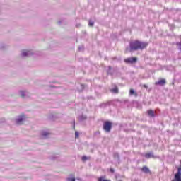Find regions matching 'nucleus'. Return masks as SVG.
Instances as JSON below:
<instances>
[{
	"mask_svg": "<svg viewBox=\"0 0 181 181\" xmlns=\"http://www.w3.org/2000/svg\"><path fill=\"white\" fill-rule=\"evenodd\" d=\"M82 160H83V162H86V160H87V156H83L82 157Z\"/></svg>",
	"mask_w": 181,
	"mask_h": 181,
	"instance_id": "obj_15",
	"label": "nucleus"
},
{
	"mask_svg": "<svg viewBox=\"0 0 181 181\" xmlns=\"http://www.w3.org/2000/svg\"><path fill=\"white\" fill-rule=\"evenodd\" d=\"M23 121H25V115H23L16 119V124L18 125H22Z\"/></svg>",
	"mask_w": 181,
	"mask_h": 181,
	"instance_id": "obj_4",
	"label": "nucleus"
},
{
	"mask_svg": "<svg viewBox=\"0 0 181 181\" xmlns=\"http://www.w3.org/2000/svg\"><path fill=\"white\" fill-rule=\"evenodd\" d=\"M125 63H136L138 62V59L136 57H131V58H127L124 59Z\"/></svg>",
	"mask_w": 181,
	"mask_h": 181,
	"instance_id": "obj_3",
	"label": "nucleus"
},
{
	"mask_svg": "<svg viewBox=\"0 0 181 181\" xmlns=\"http://www.w3.org/2000/svg\"><path fill=\"white\" fill-rule=\"evenodd\" d=\"M112 128V123L110 121H105L103 123V129L105 132H111Z\"/></svg>",
	"mask_w": 181,
	"mask_h": 181,
	"instance_id": "obj_2",
	"label": "nucleus"
},
{
	"mask_svg": "<svg viewBox=\"0 0 181 181\" xmlns=\"http://www.w3.org/2000/svg\"><path fill=\"white\" fill-rule=\"evenodd\" d=\"M89 26H94V22L89 21Z\"/></svg>",
	"mask_w": 181,
	"mask_h": 181,
	"instance_id": "obj_16",
	"label": "nucleus"
},
{
	"mask_svg": "<svg viewBox=\"0 0 181 181\" xmlns=\"http://www.w3.org/2000/svg\"><path fill=\"white\" fill-rule=\"evenodd\" d=\"M29 53H30V51L23 50L22 55L23 56H29Z\"/></svg>",
	"mask_w": 181,
	"mask_h": 181,
	"instance_id": "obj_11",
	"label": "nucleus"
},
{
	"mask_svg": "<svg viewBox=\"0 0 181 181\" xmlns=\"http://www.w3.org/2000/svg\"><path fill=\"white\" fill-rule=\"evenodd\" d=\"M68 181H76V178H68Z\"/></svg>",
	"mask_w": 181,
	"mask_h": 181,
	"instance_id": "obj_18",
	"label": "nucleus"
},
{
	"mask_svg": "<svg viewBox=\"0 0 181 181\" xmlns=\"http://www.w3.org/2000/svg\"><path fill=\"white\" fill-rule=\"evenodd\" d=\"M78 135H79L78 132H75V138H78Z\"/></svg>",
	"mask_w": 181,
	"mask_h": 181,
	"instance_id": "obj_17",
	"label": "nucleus"
},
{
	"mask_svg": "<svg viewBox=\"0 0 181 181\" xmlns=\"http://www.w3.org/2000/svg\"><path fill=\"white\" fill-rule=\"evenodd\" d=\"M148 47V42H141L139 40H134L130 42V52H135L136 50H144Z\"/></svg>",
	"mask_w": 181,
	"mask_h": 181,
	"instance_id": "obj_1",
	"label": "nucleus"
},
{
	"mask_svg": "<svg viewBox=\"0 0 181 181\" xmlns=\"http://www.w3.org/2000/svg\"><path fill=\"white\" fill-rule=\"evenodd\" d=\"M49 133L47 132H43L42 133V136H47V135H49Z\"/></svg>",
	"mask_w": 181,
	"mask_h": 181,
	"instance_id": "obj_13",
	"label": "nucleus"
},
{
	"mask_svg": "<svg viewBox=\"0 0 181 181\" xmlns=\"http://www.w3.org/2000/svg\"><path fill=\"white\" fill-rule=\"evenodd\" d=\"M141 170L144 173H151V170H149V168L146 166H144L141 168Z\"/></svg>",
	"mask_w": 181,
	"mask_h": 181,
	"instance_id": "obj_6",
	"label": "nucleus"
},
{
	"mask_svg": "<svg viewBox=\"0 0 181 181\" xmlns=\"http://www.w3.org/2000/svg\"><path fill=\"white\" fill-rule=\"evenodd\" d=\"M145 158H146L147 159H150V158H155V156L152 153H148L145 154Z\"/></svg>",
	"mask_w": 181,
	"mask_h": 181,
	"instance_id": "obj_8",
	"label": "nucleus"
},
{
	"mask_svg": "<svg viewBox=\"0 0 181 181\" xmlns=\"http://www.w3.org/2000/svg\"><path fill=\"white\" fill-rule=\"evenodd\" d=\"M129 94L130 95H135V97H138V93H136L134 89H130Z\"/></svg>",
	"mask_w": 181,
	"mask_h": 181,
	"instance_id": "obj_9",
	"label": "nucleus"
},
{
	"mask_svg": "<svg viewBox=\"0 0 181 181\" xmlns=\"http://www.w3.org/2000/svg\"><path fill=\"white\" fill-rule=\"evenodd\" d=\"M148 115H149V117H155V112H153V110H148Z\"/></svg>",
	"mask_w": 181,
	"mask_h": 181,
	"instance_id": "obj_10",
	"label": "nucleus"
},
{
	"mask_svg": "<svg viewBox=\"0 0 181 181\" xmlns=\"http://www.w3.org/2000/svg\"><path fill=\"white\" fill-rule=\"evenodd\" d=\"M144 88H148V86L144 85Z\"/></svg>",
	"mask_w": 181,
	"mask_h": 181,
	"instance_id": "obj_21",
	"label": "nucleus"
},
{
	"mask_svg": "<svg viewBox=\"0 0 181 181\" xmlns=\"http://www.w3.org/2000/svg\"><path fill=\"white\" fill-rule=\"evenodd\" d=\"M115 156H117V158H119V156H118V153H115Z\"/></svg>",
	"mask_w": 181,
	"mask_h": 181,
	"instance_id": "obj_20",
	"label": "nucleus"
},
{
	"mask_svg": "<svg viewBox=\"0 0 181 181\" xmlns=\"http://www.w3.org/2000/svg\"><path fill=\"white\" fill-rule=\"evenodd\" d=\"M166 84V80L161 79L157 82H156V86H165Z\"/></svg>",
	"mask_w": 181,
	"mask_h": 181,
	"instance_id": "obj_5",
	"label": "nucleus"
},
{
	"mask_svg": "<svg viewBox=\"0 0 181 181\" xmlns=\"http://www.w3.org/2000/svg\"><path fill=\"white\" fill-rule=\"evenodd\" d=\"M110 170L111 173H114V172H115L113 168H110Z\"/></svg>",
	"mask_w": 181,
	"mask_h": 181,
	"instance_id": "obj_19",
	"label": "nucleus"
},
{
	"mask_svg": "<svg viewBox=\"0 0 181 181\" xmlns=\"http://www.w3.org/2000/svg\"><path fill=\"white\" fill-rule=\"evenodd\" d=\"M20 93H21V97H23V98H25V91L21 90V91H20Z\"/></svg>",
	"mask_w": 181,
	"mask_h": 181,
	"instance_id": "obj_14",
	"label": "nucleus"
},
{
	"mask_svg": "<svg viewBox=\"0 0 181 181\" xmlns=\"http://www.w3.org/2000/svg\"><path fill=\"white\" fill-rule=\"evenodd\" d=\"M112 93H115V94H118V88H114L113 89H111Z\"/></svg>",
	"mask_w": 181,
	"mask_h": 181,
	"instance_id": "obj_12",
	"label": "nucleus"
},
{
	"mask_svg": "<svg viewBox=\"0 0 181 181\" xmlns=\"http://www.w3.org/2000/svg\"><path fill=\"white\" fill-rule=\"evenodd\" d=\"M98 181H111L110 180L106 179L105 176H100L98 177Z\"/></svg>",
	"mask_w": 181,
	"mask_h": 181,
	"instance_id": "obj_7",
	"label": "nucleus"
}]
</instances>
